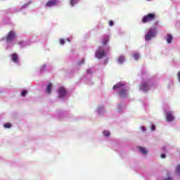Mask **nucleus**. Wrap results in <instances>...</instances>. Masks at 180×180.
<instances>
[{"mask_svg":"<svg viewBox=\"0 0 180 180\" xmlns=\"http://www.w3.org/2000/svg\"><path fill=\"white\" fill-rule=\"evenodd\" d=\"M124 86H125V84L121 83H117V84L113 86V90L119 89V97L122 98H127V91L123 89Z\"/></svg>","mask_w":180,"mask_h":180,"instance_id":"1","label":"nucleus"},{"mask_svg":"<svg viewBox=\"0 0 180 180\" xmlns=\"http://www.w3.org/2000/svg\"><path fill=\"white\" fill-rule=\"evenodd\" d=\"M155 20L154 13H148L146 15L143 16V18L141 19V22L147 23Z\"/></svg>","mask_w":180,"mask_h":180,"instance_id":"2","label":"nucleus"},{"mask_svg":"<svg viewBox=\"0 0 180 180\" xmlns=\"http://www.w3.org/2000/svg\"><path fill=\"white\" fill-rule=\"evenodd\" d=\"M155 37V28L147 31V34H145V41L151 40V38Z\"/></svg>","mask_w":180,"mask_h":180,"instance_id":"3","label":"nucleus"},{"mask_svg":"<svg viewBox=\"0 0 180 180\" xmlns=\"http://www.w3.org/2000/svg\"><path fill=\"white\" fill-rule=\"evenodd\" d=\"M105 56V51L100 49L97 50V52H95V58L97 59L103 58Z\"/></svg>","mask_w":180,"mask_h":180,"instance_id":"4","label":"nucleus"},{"mask_svg":"<svg viewBox=\"0 0 180 180\" xmlns=\"http://www.w3.org/2000/svg\"><path fill=\"white\" fill-rule=\"evenodd\" d=\"M15 32L10 31L8 32V34H7V42L13 41V39H15Z\"/></svg>","mask_w":180,"mask_h":180,"instance_id":"5","label":"nucleus"},{"mask_svg":"<svg viewBox=\"0 0 180 180\" xmlns=\"http://www.w3.org/2000/svg\"><path fill=\"white\" fill-rule=\"evenodd\" d=\"M57 5V0H49L47 1V4H45V6L47 7H53Z\"/></svg>","mask_w":180,"mask_h":180,"instance_id":"6","label":"nucleus"},{"mask_svg":"<svg viewBox=\"0 0 180 180\" xmlns=\"http://www.w3.org/2000/svg\"><path fill=\"white\" fill-rule=\"evenodd\" d=\"M65 88H59V98L65 97Z\"/></svg>","mask_w":180,"mask_h":180,"instance_id":"7","label":"nucleus"},{"mask_svg":"<svg viewBox=\"0 0 180 180\" xmlns=\"http://www.w3.org/2000/svg\"><path fill=\"white\" fill-rule=\"evenodd\" d=\"M165 120L167 122H173V115L171 112H167V116H166Z\"/></svg>","mask_w":180,"mask_h":180,"instance_id":"8","label":"nucleus"},{"mask_svg":"<svg viewBox=\"0 0 180 180\" xmlns=\"http://www.w3.org/2000/svg\"><path fill=\"white\" fill-rule=\"evenodd\" d=\"M11 58H12L13 63H16L18 60V56L16 55V53H13V55H11Z\"/></svg>","mask_w":180,"mask_h":180,"instance_id":"9","label":"nucleus"},{"mask_svg":"<svg viewBox=\"0 0 180 180\" xmlns=\"http://www.w3.org/2000/svg\"><path fill=\"white\" fill-rule=\"evenodd\" d=\"M140 89H141V91H146L149 89V86H147V83L141 84V86H140Z\"/></svg>","mask_w":180,"mask_h":180,"instance_id":"10","label":"nucleus"},{"mask_svg":"<svg viewBox=\"0 0 180 180\" xmlns=\"http://www.w3.org/2000/svg\"><path fill=\"white\" fill-rule=\"evenodd\" d=\"M109 41V36L105 35L103 36V40H102V44L103 46L107 45V42Z\"/></svg>","mask_w":180,"mask_h":180,"instance_id":"11","label":"nucleus"},{"mask_svg":"<svg viewBox=\"0 0 180 180\" xmlns=\"http://www.w3.org/2000/svg\"><path fill=\"white\" fill-rule=\"evenodd\" d=\"M173 40V37L171 34H167V37H165V41H167V44H171V41Z\"/></svg>","mask_w":180,"mask_h":180,"instance_id":"12","label":"nucleus"},{"mask_svg":"<svg viewBox=\"0 0 180 180\" xmlns=\"http://www.w3.org/2000/svg\"><path fill=\"white\" fill-rule=\"evenodd\" d=\"M124 60H125V57H123V56H119V58L117 59L119 64L123 63Z\"/></svg>","mask_w":180,"mask_h":180,"instance_id":"13","label":"nucleus"},{"mask_svg":"<svg viewBox=\"0 0 180 180\" xmlns=\"http://www.w3.org/2000/svg\"><path fill=\"white\" fill-rule=\"evenodd\" d=\"M139 152H141V154L147 155V150H145V148L139 147Z\"/></svg>","mask_w":180,"mask_h":180,"instance_id":"14","label":"nucleus"},{"mask_svg":"<svg viewBox=\"0 0 180 180\" xmlns=\"http://www.w3.org/2000/svg\"><path fill=\"white\" fill-rule=\"evenodd\" d=\"M175 172H176L177 175H179L180 176V165H177V167H175Z\"/></svg>","mask_w":180,"mask_h":180,"instance_id":"15","label":"nucleus"},{"mask_svg":"<svg viewBox=\"0 0 180 180\" xmlns=\"http://www.w3.org/2000/svg\"><path fill=\"white\" fill-rule=\"evenodd\" d=\"M133 58L135 60H139V53H133Z\"/></svg>","mask_w":180,"mask_h":180,"instance_id":"16","label":"nucleus"},{"mask_svg":"<svg viewBox=\"0 0 180 180\" xmlns=\"http://www.w3.org/2000/svg\"><path fill=\"white\" fill-rule=\"evenodd\" d=\"M3 127H5V129H9L11 128V123H5L3 124Z\"/></svg>","mask_w":180,"mask_h":180,"instance_id":"17","label":"nucleus"},{"mask_svg":"<svg viewBox=\"0 0 180 180\" xmlns=\"http://www.w3.org/2000/svg\"><path fill=\"white\" fill-rule=\"evenodd\" d=\"M51 84L49 83V84L47 85V94H51Z\"/></svg>","mask_w":180,"mask_h":180,"instance_id":"18","label":"nucleus"},{"mask_svg":"<svg viewBox=\"0 0 180 180\" xmlns=\"http://www.w3.org/2000/svg\"><path fill=\"white\" fill-rule=\"evenodd\" d=\"M27 95V90H22L21 92V96L25 97Z\"/></svg>","mask_w":180,"mask_h":180,"instance_id":"19","label":"nucleus"},{"mask_svg":"<svg viewBox=\"0 0 180 180\" xmlns=\"http://www.w3.org/2000/svg\"><path fill=\"white\" fill-rule=\"evenodd\" d=\"M109 131H103V135L105 136H109Z\"/></svg>","mask_w":180,"mask_h":180,"instance_id":"20","label":"nucleus"},{"mask_svg":"<svg viewBox=\"0 0 180 180\" xmlns=\"http://www.w3.org/2000/svg\"><path fill=\"white\" fill-rule=\"evenodd\" d=\"M59 44L61 45H64L65 44V40L64 39H59Z\"/></svg>","mask_w":180,"mask_h":180,"instance_id":"21","label":"nucleus"},{"mask_svg":"<svg viewBox=\"0 0 180 180\" xmlns=\"http://www.w3.org/2000/svg\"><path fill=\"white\" fill-rule=\"evenodd\" d=\"M75 4H76V2H75V0H71V1H70L71 6H75Z\"/></svg>","mask_w":180,"mask_h":180,"instance_id":"22","label":"nucleus"},{"mask_svg":"<svg viewBox=\"0 0 180 180\" xmlns=\"http://www.w3.org/2000/svg\"><path fill=\"white\" fill-rule=\"evenodd\" d=\"M85 63V59L81 60V62L79 63V65H81L82 64H84Z\"/></svg>","mask_w":180,"mask_h":180,"instance_id":"23","label":"nucleus"},{"mask_svg":"<svg viewBox=\"0 0 180 180\" xmlns=\"http://www.w3.org/2000/svg\"><path fill=\"white\" fill-rule=\"evenodd\" d=\"M177 79H179L180 82V72H177Z\"/></svg>","mask_w":180,"mask_h":180,"instance_id":"24","label":"nucleus"},{"mask_svg":"<svg viewBox=\"0 0 180 180\" xmlns=\"http://www.w3.org/2000/svg\"><path fill=\"white\" fill-rule=\"evenodd\" d=\"M160 158L161 159L165 158V154H161Z\"/></svg>","mask_w":180,"mask_h":180,"instance_id":"25","label":"nucleus"},{"mask_svg":"<svg viewBox=\"0 0 180 180\" xmlns=\"http://www.w3.org/2000/svg\"><path fill=\"white\" fill-rule=\"evenodd\" d=\"M151 131H155V125H151Z\"/></svg>","mask_w":180,"mask_h":180,"instance_id":"26","label":"nucleus"},{"mask_svg":"<svg viewBox=\"0 0 180 180\" xmlns=\"http://www.w3.org/2000/svg\"><path fill=\"white\" fill-rule=\"evenodd\" d=\"M109 26H112V20H109Z\"/></svg>","mask_w":180,"mask_h":180,"instance_id":"27","label":"nucleus"},{"mask_svg":"<svg viewBox=\"0 0 180 180\" xmlns=\"http://www.w3.org/2000/svg\"><path fill=\"white\" fill-rule=\"evenodd\" d=\"M163 180H173V179H171V178H167V179H163Z\"/></svg>","mask_w":180,"mask_h":180,"instance_id":"28","label":"nucleus"},{"mask_svg":"<svg viewBox=\"0 0 180 180\" xmlns=\"http://www.w3.org/2000/svg\"><path fill=\"white\" fill-rule=\"evenodd\" d=\"M22 44V41L19 42V44Z\"/></svg>","mask_w":180,"mask_h":180,"instance_id":"29","label":"nucleus"},{"mask_svg":"<svg viewBox=\"0 0 180 180\" xmlns=\"http://www.w3.org/2000/svg\"><path fill=\"white\" fill-rule=\"evenodd\" d=\"M90 72V70H87V72Z\"/></svg>","mask_w":180,"mask_h":180,"instance_id":"30","label":"nucleus"},{"mask_svg":"<svg viewBox=\"0 0 180 180\" xmlns=\"http://www.w3.org/2000/svg\"><path fill=\"white\" fill-rule=\"evenodd\" d=\"M141 128L143 129H145V127H141Z\"/></svg>","mask_w":180,"mask_h":180,"instance_id":"31","label":"nucleus"}]
</instances>
